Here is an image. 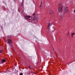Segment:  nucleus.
Returning a JSON list of instances; mask_svg holds the SVG:
<instances>
[{"mask_svg":"<svg viewBox=\"0 0 75 75\" xmlns=\"http://www.w3.org/2000/svg\"><path fill=\"white\" fill-rule=\"evenodd\" d=\"M75 35V33H71V36L72 38H73V37H74V35Z\"/></svg>","mask_w":75,"mask_h":75,"instance_id":"obj_5","label":"nucleus"},{"mask_svg":"<svg viewBox=\"0 0 75 75\" xmlns=\"http://www.w3.org/2000/svg\"><path fill=\"white\" fill-rule=\"evenodd\" d=\"M25 17H26L27 18H30V17H31V16H26Z\"/></svg>","mask_w":75,"mask_h":75,"instance_id":"obj_8","label":"nucleus"},{"mask_svg":"<svg viewBox=\"0 0 75 75\" xmlns=\"http://www.w3.org/2000/svg\"><path fill=\"white\" fill-rule=\"evenodd\" d=\"M40 7L41 8H42V5H40Z\"/></svg>","mask_w":75,"mask_h":75,"instance_id":"obj_11","label":"nucleus"},{"mask_svg":"<svg viewBox=\"0 0 75 75\" xmlns=\"http://www.w3.org/2000/svg\"><path fill=\"white\" fill-rule=\"evenodd\" d=\"M42 2H41V5H42Z\"/></svg>","mask_w":75,"mask_h":75,"instance_id":"obj_16","label":"nucleus"},{"mask_svg":"<svg viewBox=\"0 0 75 75\" xmlns=\"http://www.w3.org/2000/svg\"><path fill=\"white\" fill-rule=\"evenodd\" d=\"M74 13H75V9L74 10Z\"/></svg>","mask_w":75,"mask_h":75,"instance_id":"obj_18","label":"nucleus"},{"mask_svg":"<svg viewBox=\"0 0 75 75\" xmlns=\"http://www.w3.org/2000/svg\"><path fill=\"white\" fill-rule=\"evenodd\" d=\"M47 30L48 31V32H50V28H49V27H48L47 29Z\"/></svg>","mask_w":75,"mask_h":75,"instance_id":"obj_9","label":"nucleus"},{"mask_svg":"<svg viewBox=\"0 0 75 75\" xmlns=\"http://www.w3.org/2000/svg\"><path fill=\"white\" fill-rule=\"evenodd\" d=\"M29 68H31V67H30V66H29Z\"/></svg>","mask_w":75,"mask_h":75,"instance_id":"obj_14","label":"nucleus"},{"mask_svg":"<svg viewBox=\"0 0 75 75\" xmlns=\"http://www.w3.org/2000/svg\"><path fill=\"white\" fill-rule=\"evenodd\" d=\"M54 13V11H50V14H52V13Z\"/></svg>","mask_w":75,"mask_h":75,"instance_id":"obj_7","label":"nucleus"},{"mask_svg":"<svg viewBox=\"0 0 75 75\" xmlns=\"http://www.w3.org/2000/svg\"><path fill=\"white\" fill-rule=\"evenodd\" d=\"M59 6H61L59 7L58 9L59 11V12H61L62 10V8H63V6H62V4H59Z\"/></svg>","mask_w":75,"mask_h":75,"instance_id":"obj_1","label":"nucleus"},{"mask_svg":"<svg viewBox=\"0 0 75 75\" xmlns=\"http://www.w3.org/2000/svg\"><path fill=\"white\" fill-rule=\"evenodd\" d=\"M38 17H37L36 18H35L34 19V21L35 22H36L37 21H38Z\"/></svg>","mask_w":75,"mask_h":75,"instance_id":"obj_4","label":"nucleus"},{"mask_svg":"<svg viewBox=\"0 0 75 75\" xmlns=\"http://www.w3.org/2000/svg\"><path fill=\"white\" fill-rule=\"evenodd\" d=\"M8 41L9 43H11V42L12 41H11V40L10 39H8Z\"/></svg>","mask_w":75,"mask_h":75,"instance_id":"obj_6","label":"nucleus"},{"mask_svg":"<svg viewBox=\"0 0 75 75\" xmlns=\"http://www.w3.org/2000/svg\"><path fill=\"white\" fill-rule=\"evenodd\" d=\"M20 75H23V73H21L20 74Z\"/></svg>","mask_w":75,"mask_h":75,"instance_id":"obj_12","label":"nucleus"},{"mask_svg":"<svg viewBox=\"0 0 75 75\" xmlns=\"http://www.w3.org/2000/svg\"><path fill=\"white\" fill-rule=\"evenodd\" d=\"M51 25V23H49L48 24V27H50Z\"/></svg>","mask_w":75,"mask_h":75,"instance_id":"obj_10","label":"nucleus"},{"mask_svg":"<svg viewBox=\"0 0 75 75\" xmlns=\"http://www.w3.org/2000/svg\"><path fill=\"white\" fill-rule=\"evenodd\" d=\"M69 34V33H68L67 34V35H68Z\"/></svg>","mask_w":75,"mask_h":75,"instance_id":"obj_15","label":"nucleus"},{"mask_svg":"<svg viewBox=\"0 0 75 75\" xmlns=\"http://www.w3.org/2000/svg\"><path fill=\"white\" fill-rule=\"evenodd\" d=\"M64 12L65 13H68L69 12V9L68 8V6L65 7L64 10Z\"/></svg>","mask_w":75,"mask_h":75,"instance_id":"obj_2","label":"nucleus"},{"mask_svg":"<svg viewBox=\"0 0 75 75\" xmlns=\"http://www.w3.org/2000/svg\"><path fill=\"white\" fill-rule=\"evenodd\" d=\"M0 52H3V51H0Z\"/></svg>","mask_w":75,"mask_h":75,"instance_id":"obj_17","label":"nucleus"},{"mask_svg":"<svg viewBox=\"0 0 75 75\" xmlns=\"http://www.w3.org/2000/svg\"><path fill=\"white\" fill-rule=\"evenodd\" d=\"M6 61V60L5 59H3L1 60V62L2 63V64H3V63H4V62H5Z\"/></svg>","mask_w":75,"mask_h":75,"instance_id":"obj_3","label":"nucleus"},{"mask_svg":"<svg viewBox=\"0 0 75 75\" xmlns=\"http://www.w3.org/2000/svg\"><path fill=\"white\" fill-rule=\"evenodd\" d=\"M33 16H35V13H34L33 14Z\"/></svg>","mask_w":75,"mask_h":75,"instance_id":"obj_13","label":"nucleus"}]
</instances>
